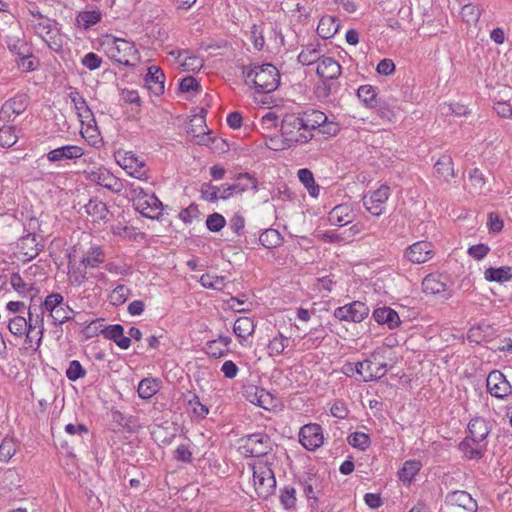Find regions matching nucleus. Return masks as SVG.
Wrapping results in <instances>:
<instances>
[{"label":"nucleus","mask_w":512,"mask_h":512,"mask_svg":"<svg viewBox=\"0 0 512 512\" xmlns=\"http://www.w3.org/2000/svg\"><path fill=\"white\" fill-rule=\"evenodd\" d=\"M84 155L82 147L77 145H65L55 148L47 153V159L50 162H62L67 160H76Z\"/></svg>","instance_id":"17"},{"label":"nucleus","mask_w":512,"mask_h":512,"mask_svg":"<svg viewBox=\"0 0 512 512\" xmlns=\"http://www.w3.org/2000/svg\"><path fill=\"white\" fill-rule=\"evenodd\" d=\"M14 126H3L0 128V146L3 148L12 147L18 140Z\"/></svg>","instance_id":"54"},{"label":"nucleus","mask_w":512,"mask_h":512,"mask_svg":"<svg viewBox=\"0 0 512 512\" xmlns=\"http://www.w3.org/2000/svg\"><path fill=\"white\" fill-rule=\"evenodd\" d=\"M435 255L434 245L428 241H417L404 251V258L413 264L428 262Z\"/></svg>","instance_id":"12"},{"label":"nucleus","mask_w":512,"mask_h":512,"mask_svg":"<svg viewBox=\"0 0 512 512\" xmlns=\"http://www.w3.org/2000/svg\"><path fill=\"white\" fill-rule=\"evenodd\" d=\"M226 224L223 215L219 213L210 214L206 219V227L211 232H219Z\"/></svg>","instance_id":"60"},{"label":"nucleus","mask_w":512,"mask_h":512,"mask_svg":"<svg viewBox=\"0 0 512 512\" xmlns=\"http://www.w3.org/2000/svg\"><path fill=\"white\" fill-rule=\"evenodd\" d=\"M321 58L319 43H310L299 53L298 62L302 65L309 66L315 62H319Z\"/></svg>","instance_id":"39"},{"label":"nucleus","mask_w":512,"mask_h":512,"mask_svg":"<svg viewBox=\"0 0 512 512\" xmlns=\"http://www.w3.org/2000/svg\"><path fill=\"white\" fill-rule=\"evenodd\" d=\"M254 329V321L250 317L246 316L237 318L233 326L235 335L243 340L251 336L254 332Z\"/></svg>","instance_id":"37"},{"label":"nucleus","mask_w":512,"mask_h":512,"mask_svg":"<svg viewBox=\"0 0 512 512\" xmlns=\"http://www.w3.org/2000/svg\"><path fill=\"white\" fill-rule=\"evenodd\" d=\"M130 294V288L123 284L117 285L109 296L110 303L114 306L122 305L126 302Z\"/></svg>","instance_id":"53"},{"label":"nucleus","mask_w":512,"mask_h":512,"mask_svg":"<svg viewBox=\"0 0 512 512\" xmlns=\"http://www.w3.org/2000/svg\"><path fill=\"white\" fill-rule=\"evenodd\" d=\"M376 107H377V114L379 115L380 118L387 120V121H392L396 117V107L395 106H391L387 102L383 101V102H380L379 104L377 103Z\"/></svg>","instance_id":"63"},{"label":"nucleus","mask_w":512,"mask_h":512,"mask_svg":"<svg viewBox=\"0 0 512 512\" xmlns=\"http://www.w3.org/2000/svg\"><path fill=\"white\" fill-rule=\"evenodd\" d=\"M487 179L479 168H473L468 172V184L465 186L471 195H482L490 191L486 185Z\"/></svg>","instance_id":"21"},{"label":"nucleus","mask_w":512,"mask_h":512,"mask_svg":"<svg viewBox=\"0 0 512 512\" xmlns=\"http://www.w3.org/2000/svg\"><path fill=\"white\" fill-rule=\"evenodd\" d=\"M187 405L191 409L193 415L199 419H204L209 413L206 405L200 402L199 396L195 393L189 392L186 396Z\"/></svg>","instance_id":"43"},{"label":"nucleus","mask_w":512,"mask_h":512,"mask_svg":"<svg viewBox=\"0 0 512 512\" xmlns=\"http://www.w3.org/2000/svg\"><path fill=\"white\" fill-rule=\"evenodd\" d=\"M5 43L8 48V50L14 54L17 55L18 58L20 56H28V53H30V47L27 43V41L24 39V37L20 35H6L5 36Z\"/></svg>","instance_id":"31"},{"label":"nucleus","mask_w":512,"mask_h":512,"mask_svg":"<svg viewBox=\"0 0 512 512\" xmlns=\"http://www.w3.org/2000/svg\"><path fill=\"white\" fill-rule=\"evenodd\" d=\"M100 333L105 339L113 341L123 350L128 349L131 345L130 338L124 335V327L121 324L105 326L100 330Z\"/></svg>","instance_id":"23"},{"label":"nucleus","mask_w":512,"mask_h":512,"mask_svg":"<svg viewBox=\"0 0 512 512\" xmlns=\"http://www.w3.org/2000/svg\"><path fill=\"white\" fill-rule=\"evenodd\" d=\"M129 189L135 209L144 217L158 219L162 215L163 204L154 193L149 194L134 183L129 184Z\"/></svg>","instance_id":"3"},{"label":"nucleus","mask_w":512,"mask_h":512,"mask_svg":"<svg viewBox=\"0 0 512 512\" xmlns=\"http://www.w3.org/2000/svg\"><path fill=\"white\" fill-rule=\"evenodd\" d=\"M448 277L443 274L431 273L422 281V288L426 294H444L448 289Z\"/></svg>","instance_id":"20"},{"label":"nucleus","mask_w":512,"mask_h":512,"mask_svg":"<svg viewBox=\"0 0 512 512\" xmlns=\"http://www.w3.org/2000/svg\"><path fill=\"white\" fill-rule=\"evenodd\" d=\"M104 262V254L100 247H93L82 259V264L85 267L96 268L99 264Z\"/></svg>","instance_id":"52"},{"label":"nucleus","mask_w":512,"mask_h":512,"mask_svg":"<svg viewBox=\"0 0 512 512\" xmlns=\"http://www.w3.org/2000/svg\"><path fill=\"white\" fill-rule=\"evenodd\" d=\"M446 503L457 506L466 512H476L477 503L471 495L463 490H456L446 496Z\"/></svg>","instance_id":"22"},{"label":"nucleus","mask_w":512,"mask_h":512,"mask_svg":"<svg viewBox=\"0 0 512 512\" xmlns=\"http://www.w3.org/2000/svg\"><path fill=\"white\" fill-rule=\"evenodd\" d=\"M222 185L216 186L210 183H203L200 188L202 199L215 203L221 200Z\"/></svg>","instance_id":"50"},{"label":"nucleus","mask_w":512,"mask_h":512,"mask_svg":"<svg viewBox=\"0 0 512 512\" xmlns=\"http://www.w3.org/2000/svg\"><path fill=\"white\" fill-rule=\"evenodd\" d=\"M339 29V24L333 16H323L317 26V34L322 39L333 37Z\"/></svg>","instance_id":"36"},{"label":"nucleus","mask_w":512,"mask_h":512,"mask_svg":"<svg viewBox=\"0 0 512 512\" xmlns=\"http://www.w3.org/2000/svg\"><path fill=\"white\" fill-rule=\"evenodd\" d=\"M389 196L390 187L381 185L378 189L363 197V204L373 216H380L385 211Z\"/></svg>","instance_id":"11"},{"label":"nucleus","mask_w":512,"mask_h":512,"mask_svg":"<svg viewBox=\"0 0 512 512\" xmlns=\"http://www.w3.org/2000/svg\"><path fill=\"white\" fill-rule=\"evenodd\" d=\"M239 449L245 456L261 457L272 450V441L268 434L257 432L241 438Z\"/></svg>","instance_id":"6"},{"label":"nucleus","mask_w":512,"mask_h":512,"mask_svg":"<svg viewBox=\"0 0 512 512\" xmlns=\"http://www.w3.org/2000/svg\"><path fill=\"white\" fill-rule=\"evenodd\" d=\"M316 72L321 78L333 80L341 75V66L331 57H322L318 62Z\"/></svg>","instance_id":"30"},{"label":"nucleus","mask_w":512,"mask_h":512,"mask_svg":"<svg viewBox=\"0 0 512 512\" xmlns=\"http://www.w3.org/2000/svg\"><path fill=\"white\" fill-rule=\"evenodd\" d=\"M421 462L417 460L406 461L398 471L399 480H413L421 469Z\"/></svg>","instance_id":"46"},{"label":"nucleus","mask_w":512,"mask_h":512,"mask_svg":"<svg viewBox=\"0 0 512 512\" xmlns=\"http://www.w3.org/2000/svg\"><path fill=\"white\" fill-rule=\"evenodd\" d=\"M299 442L309 451L317 450L324 443L322 427L317 423L305 424L300 428Z\"/></svg>","instance_id":"10"},{"label":"nucleus","mask_w":512,"mask_h":512,"mask_svg":"<svg viewBox=\"0 0 512 512\" xmlns=\"http://www.w3.org/2000/svg\"><path fill=\"white\" fill-rule=\"evenodd\" d=\"M372 317L378 324L387 325L389 329H395L401 323L398 313L387 306L376 308Z\"/></svg>","instance_id":"28"},{"label":"nucleus","mask_w":512,"mask_h":512,"mask_svg":"<svg viewBox=\"0 0 512 512\" xmlns=\"http://www.w3.org/2000/svg\"><path fill=\"white\" fill-rule=\"evenodd\" d=\"M492 430L490 421L482 418L475 417L471 419L467 425V437H471L480 442H487V437Z\"/></svg>","instance_id":"19"},{"label":"nucleus","mask_w":512,"mask_h":512,"mask_svg":"<svg viewBox=\"0 0 512 512\" xmlns=\"http://www.w3.org/2000/svg\"><path fill=\"white\" fill-rule=\"evenodd\" d=\"M359 100L367 108H376L377 106V92L376 88L372 85H361L357 90Z\"/></svg>","instance_id":"41"},{"label":"nucleus","mask_w":512,"mask_h":512,"mask_svg":"<svg viewBox=\"0 0 512 512\" xmlns=\"http://www.w3.org/2000/svg\"><path fill=\"white\" fill-rule=\"evenodd\" d=\"M298 115L303 123L304 131L308 134H313V131L319 129L321 124L326 121L325 113L316 109H307L299 112Z\"/></svg>","instance_id":"24"},{"label":"nucleus","mask_w":512,"mask_h":512,"mask_svg":"<svg viewBox=\"0 0 512 512\" xmlns=\"http://www.w3.org/2000/svg\"><path fill=\"white\" fill-rule=\"evenodd\" d=\"M28 326H29V319L27 320L23 316H14V317L10 318L8 321V325H7L9 331L13 335L18 336V337H21L26 333Z\"/></svg>","instance_id":"48"},{"label":"nucleus","mask_w":512,"mask_h":512,"mask_svg":"<svg viewBox=\"0 0 512 512\" xmlns=\"http://www.w3.org/2000/svg\"><path fill=\"white\" fill-rule=\"evenodd\" d=\"M86 375V370L83 368L78 360H73L69 363L66 370V377L71 381H76Z\"/></svg>","instance_id":"59"},{"label":"nucleus","mask_w":512,"mask_h":512,"mask_svg":"<svg viewBox=\"0 0 512 512\" xmlns=\"http://www.w3.org/2000/svg\"><path fill=\"white\" fill-rule=\"evenodd\" d=\"M111 231L113 235L119 236L122 239L130 240V241H139L143 240L145 237V233L137 231L133 226H128L121 222H118L111 226Z\"/></svg>","instance_id":"32"},{"label":"nucleus","mask_w":512,"mask_h":512,"mask_svg":"<svg viewBox=\"0 0 512 512\" xmlns=\"http://www.w3.org/2000/svg\"><path fill=\"white\" fill-rule=\"evenodd\" d=\"M28 106V97L25 94H19L7 100L0 109V119L3 121H13L16 116L22 114Z\"/></svg>","instance_id":"14"},{"label":"nucleus","mask_w":512,"mask_h":512,"mask_svg":"<svg viewBox=\"0 0 512 512\" xmlns=\"http://www.w3.org/2000/svg\"><path fill=\"white\" fill-rule=\"evenodd\" d=\"M118 164L127 172L128 175L141 181H147L149 178V168L145 161L132 151L125 152L118 160Z\"/></svg>","instance_id":"7"},{"label":"nucleus","mask_w":512,"mask_h":512,"mask_svg":"<svg viewBox=\"0 0 512 512\" xmlns=\"http://www.w3.org/2000/svg\"><path fill=\"white\" fill-rule=\"evenodd\" d=\"M259 243L268 249L276 248L282 244L283 238L275 229H266L259 236Z\"/></svg>","instance_id":"42"},{"label":"nucleus","mask_w":512,"mask_h":512,"mask_svg":"<svg viewBox=\"0 0 512 512\" xmlns=\"http://www.w3.org/2000/svg\"><path fill=\"white\" fill-rule=\"evenodd\" d=\"M17 444L13 438H4L0 444V460L8 461L15 454Z\"/></svg>","instance_id":"56"},{"label":"nucleus","mask_w":512,"mask_h":512,"mask_svg":"<svg viewBox=\"0 0 512 512\" xmlns=\"http://www.w3.org/2000/svg\"><path fill=\"white\" fill-rule=\"evenodd\" d=\"M349 445L361 451H365L370 445L371 440L368 434L364 432H354L347 438Z\"/></svg>","instance_id":"51"},{"label":"nucleus","mask_w":512,"mask_h":512,"mask_svg":"<svg viewBox=\"0 0 512 512\" xmlns=\"http://www.w3.org/2000/svg\"><path fill=\"white\" fill-rule=\"evenodd\" d=\"M199 209L196 204H191L187 208L183 209L180 214L179 218L186 224H191L194 219H197L199 217Z\"/></svg>","instance_id":"64"},{"label":"nucleus","mask_w":512,"mask_h":512,"mask_svg":"<svg viewBox=\"0 0 512 512\" xmlns=\"http://www.w3.org/2000/svg\"><path fill=\"white\" fill-rule=\"evenodd\" d=\"M103 46L106 55L119 64L130 67L135 66L140 60L134 43L125 39L107 36Z\"/></svg>","instance_id":"2"},{"label":"nucleus","mask_w":512,"mask_h":512,"mask_svg":"<svg viewBox=\"0 0 512 512\" xmlns=\"http://www.w3.org/2000/svg\"><path fill=\"white\" fill-rule=\"evenodd\" d=\"M484 278L488 282L505 283L512 279V268L502 266L499 268L489 267L484 272Z\"/></svg>","instance_id":"34"},{"label":"nucleus","mask_w":512,"mask_h":512,"mask_svg":"<svg viewBox=\"0 0 512 512\" xmlns=\"http://www.w3.org/2000/svg\"><path fill=\"white\" fill-rule=\"evenodd\" d=\"M69 89L70 93L68 94V97L73 103L74 109L76 110L77 116L79 117L80 121L82 123H87L88 125L90 124V122L95 123L93 112L87 105L86 100L80 95L76 88L70 87Z\"/></svg>","instance_id":"18"},{"label":"nucleus","mask_w":512,"mask_h":512,"mask_svg":"<svg viewBox=\"0 0 512 512\" xmlns=\"http://www.w3.org/2000/svg\"><path fill=\"white\" fill-rule=\"evenodd\" d=\"M434 176L441 182L449 183L455 177L454 163L450 155H442L434 165Z\"/></svg>","instance_id":"26"},{"label":"nucleus","mask_w":512,"mask_h":512,"mask_svg":"<svg viewBox=\"0 0 512 512\" xmlns=\"http://www.w3.org/2000/svg\"><path fill=\"white\" fill-rule=\"evenodd\" d=\"M297 175L300 182L307 189L309 195L317 198L320 193V187L315 183L313 173L308 168H301L298 170Z\"/></svg>","instance_id":"38"},{"label":"nucleus","mask_w":512,"mask_h":512,"mask_svg":"<svg viewBox=\"0 0 512 512\" xmlns=\"http://www.w3.org/2000/svg\"><path fill=\"white\" fill-rule=\"evenodd\" d=\"M30 22L35 33L51 50L59 51L62 48V40L53 20L37 12L32 13Z\"/></svg>","instance_id":"5"},{"label":"nucleus","mask_w":512,"mask_h":512,"mask_svg":"<svg viewBox=\"0 0 512 512\" xmlns=\"http://www.w3.org/2000/svg\"><path fill=\"white\" fill-rule=\"evenodd\" d=\"M203 59L195 55H188L185 57L181 66L186 71L198 72L203 67Z\"/></svg>","instance_id":"62"},{"label":"nucleus","mask_w":512,"mask_h":512,"mask_svg":"<svg viewBox=\"0 0 512 512\" xmlns=\"http://www.w3.org/2000/svg\"><path fill=\"white\" fill-rule=\"evenodd\" d=\"M159 387V380L155 378H144L139 382L137 392L141 399H150L158 392Z\"/></svg>","instance_id":"40"},{"label":"nucleus","mask_w":512,"mask_h":512,"mask_svg":"<svg viewBox=\"0 0 512 512\" xmlns=\"http://www.w3.org/2000/svg\"><path fill=\"white\" fill-rule=\"evenodd\" d=\"M101 19L102 13L99 9L83 10L77 14L76 23L80 28L87 30L99 23Z\"/></svg>","instance_id":"33"},{"label":"nucleus","mask_w":512,"mask_h":512,"mask_svg":"<svg viewBox=\"0 0 512 512\" xmlns=\"http://www.w3.org/2000/svg\"><path fill=\"white\" fill-rule=\"evenodd\" d=\"M247 394L248 399L251 403L266 408L265 405L268 399H270V394L266 393L264 389H259L258 387H251L250 390H247Z\"/></svg>","instance_id":"55"},{"label":"nucleus","mask_w":512,"mask_h":512,"mask_svg":"<svg viewBox=\"0 0 512 512\" xmlns=\"http://www.w3.org/2000/svg\"><path fill=\"white\" fill-rule=\"evenodd\" d=\"M64 304V297L60 293H51L48 295L43 303L45 310L52 313L55 309Z\"/></svg>","instance_id":"61"},{"label":"nucleus","mask_w":512,"mask_h":512,"mask_svg":"<svg viewBox=\"0 0 512 512\" xmlns=\"http://www.w3.org/2000/svg\"><path fill=\"white\" fill-rule=\"evenodd\" d=\"M277 482H249L254 487L255 492L261 498H267L275 492Z\"/></svg>","instance_id":"58"},{"label":"nucleus","mask_w":512,"mask_h":512,"mask_svg":"<svg viewBox=\"0 0 512 512\" xmlns=\"http://www.w3.org/2000/svg\"><path fill=\"white\" fill-rule=\"evenodd\" d=\"M288 346L289 339L280 333L278 336L269 341L267 346L268 354L269 356H279Z\"/></svg>","instance_id":"45"},{"label":"nucleus","mask_w":512,"mask_h":512,"mask_svg":"<svg viewBox=\"0 0 512 512\" xmlns=\"http://www.w3.org/2000/svg\"><path fill=\"white\" fill-rule=\"evenodd\" d=\"M369 307L361 301H353L334 310V317L340 321L362 322L369 315Z\"/></svg>","instance_id":"8"},{"label":"nucleus","mask_w":512,"mask_h":512,"mask_svg":"<svg viewBox=\"0 0 512 512\" xmlns=\"http://www.w3.org/2000/svg\"><path fill=\"white\" fill-rule=\"evenodd\" d=\"M488 442H480L471 437H465L459 444V449L463 453L464 458L468 460L481 459L487 450Z\"/></svg>","instance_id":"16"},{"label":"nucleus","mask_w":512,"mask_h":512,"mask_svg":"<svg viewBox=\"0 0 512 512\" xmlns=\"http://www.w3.org/2000/svg\"><path fill=\"white\" fill-rule=\"evenodd\" d=\"M200 284L204 288L223 290L225 287V277L213 275L210 273L203 274L199 279Z\"/></svg>","instance_id":"49"},{"label":"nucleus","mask_w":512,"mask_h":512,"mask_svg":"<svg viewBox=\"0 0 512 512\" xmlns=\"http://www.w3.org/2000/svg\"><path fill=\"white\" fill-rule=\"evenodd\" d=\"M71 314H74V310L70 308L69 305L63 304L50 313V316L53 318L55 324H63L72 319Z\"/></svg>","instance_id":"57"},{"label":"nucleus","mask_w":512,"mask_h":512,"mask_svg":"<svg viewBox=\"0 0 512 512\" xmlns=\"http://www.w3.org/2000/svg\"><path fill=\"white\" fill-rule=\"evenodd\" d=\"M37 238L35 233H28L18 241V249L27 260L35 258L43 247Z\"/></svg>","instance_id":"25"},{"label":"nucleus","mask_w":512,"mask_h":512,"mask_svg":"<svg viewBox=\"0 0 512 512\" xmlns=\"http://www.w3.org/2000/svg\"><path fill=\"white\" fill-rule=\"evenodd\" d=\"M10 284L12 288L21 296H27L31 291L35 290L32 283H26L19 273H12L10 276Z\"/></svg>","instance_id":"47"},{"label":"nucleus","mask_w":512,"mask_h":512,"mask_svg":"<svg viewBox=\"0 0 512 512\" xmlns=\"http://www.w3.org/2000/svg\"><path fill=\"white\" fill-rule=\"evenodd\" d=\"M164 81L165 75L161 68L155 65L148 68V72L145 76V83L155 95L159 96L164 93Z\"/></svg>","instance_id":"29"},{"label":"nucleus","mask_w":512,"mask_h":512,"mask_svg":"<svg viewBox=\"0 0 512 512\" xmlns=\"http://www.w3.org/2000/svg\"><path fill=\"white\" fill-rule=\"evenodd\" d=\"M486 387L492 396L499 399H503L512 393V386L509 381L498 370H493L488 374Z\"/></svg>","instance_id":"13"},{"label":"nucleus","mask_w":512,"mask_h":512,"mask_svg":"<svg viewBox=\"0 0 512 512\" xmlns=\"http://www.w3.org/2000/svg\"><path fill=\"white\" fill-rule=\"evenodd\" d=\"M243 75L251 80L257 93H270L277 89L280 83L278 69L270 64L244 66Z\"/></svg>","instance_id":"1"},{"label":"nucleus","mask_w":512,"mask_h":512,"mask_svg":"<svg viewBox=\"0 0 512 512\" xmlns=\"http://www.w3.org/2000/svg\"><path fill=\"white\" fill-rule=\"evenodd\" d=\"M354 218L353 208L350 204L343 203L335 206L328 215L331 225L345 226L352 222Z\"/></svg>","instance_id":"27"},{"label":"nucleus","mask_w":512,"mask_h":512,"mask_svg":"<svg viewBox=\"0 0 512 512\" xmlns=\"http://www.w3.org/2000/svg\"><path fill=\"white\" fill-rule=\"evenodd\" d=\"M281 136L288 147L295 144H306L312 140L314 134L304 131L303 123L298 113L285 114L281 120Z\"/></svg>","instance_id":"4"},{"label":"nucleus","mask_w":512,"mask_h":512,"mask_svg":"<svg viewBox=\"0 0 512 512\" xmlns=\"http://www.w3.org/2000/svg\"><path fill=\"white\" fill-rule=\"evenodd\" d=\"M91 181L96 184L114 192L119 193L122 190L123 184L119 178L114 176L110 171L105 168H98L95 171H91L88 177Z\"/></svg>","instance_id":"15"},{"label":"nucleus","mask_w":512,"mask_h":512,"mask_svg":"<svg viewBox=\"0 0 512 512\" xmlns=\"http://www.w3.org/2000/svg\"><path fill=\"white\" fill-rule=\"evenodd\" d=\"M84 209L95 222L104 220L109 213L107 205L97 198L90 199L89 202L84 205Z\"/></svg>","instance_id":"35"},{"label":"nucleus","mask_w":512,"mask_h":512,"mask_svg":"<svg viewBox=\"0 0 512 512\" xmlns=\"http://www.w3.org/2000/svg\"><path fill=\"white\" fill-rule=\"evenodd\" d=\"M235 179L237 180L236 183L222 185L221 200H228L234 195L242 194L248 189L254 191L258 190L257 179L249 173H239Z\"/></svg>","instance_id":"9"},{"label":"nucleus","mask_w":512,"mask_h":512,"mask_svg":"<svg viewBox=\"0 0 512 512\" xmlns=\"http://www.w3.org/2000/svg\"><path fill=\"white\" fill-rule=\"evenodd\" d=\"M253 480H275V475L267 462L259 461L252 467Z\"/></svg>","instance_id":"44"}]
</instances>
